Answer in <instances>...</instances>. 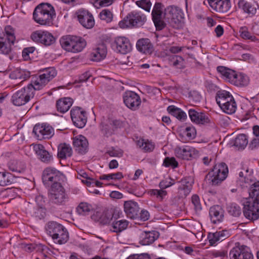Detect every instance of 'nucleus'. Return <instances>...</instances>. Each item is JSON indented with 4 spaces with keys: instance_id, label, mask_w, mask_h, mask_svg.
Wrapping results in <instances>:
<instances>
[{
    "instance_id": "nucleus-1",
    "label": "nucleus",
    "mask_w": 259,
    "mask_h": 259,
    "mask_svg": "<svg viewBox=\"0 0 259 259\" xmlns=\"http://www.w3.org/2000/svg\"><path fill=\"white\" fill-rule=\"evenodd\" d=\"M55 16L54 8L49 4H40L34 9L33 17L34 21L40 25H50Z\"/></svg>"
},
{
    "instance_id": "nucleus-2",
    "label": "nucleus",
    "mask_w": 259,
    "mask_h": 259,
    "mask_svg": "<svg viewBox=\"0 0 259 259\" xmlns=\"http://www.w3.org/2000/svg\"><path fill=\"white\" fill-rule=\"evenodd\" d=\"M56 75L57 72L54 68H45L39 75L33 77L30 83L27 86L31 89V92L34 95L35 91L42 89Z\"/></svg>"
},
{
    "instance_id": "nucleus-3",
    "label": "nucleus",
    "mask_w": 259,
    "mask_h": 259,
    "mask_svg": "<svg viewBox=\"0 0 259 259\" xmlns=\"http://www.w3.org/2000/svg\"><path fill=\"white\" fill-rule=\"evenodd\" d=\"M46 231L54 242L59 244L65 243L69 239L67 229L61 224L54 221L48 223L46 226Z\"/></svg>"
},
{
    "instance_id": "nucleus-4",
    "label": "nucleus",
    "mask_w": 259,
    "mask_h": 259,
    "mask_svg": "<svg viewBox=\"0 0 259 259\" xmlns=\"http://www.w3.org/2000/svg\"><path fill=\"white\" fill-rule=\"evenodd\" d=\"M215 100L217 104L224 112L227 114L234 113L237 109V105L232 95L226 91H218Z\"/></svg>"
},
{
    "instance_id": "nucleus-5",
    "label": "nucleus",
    "mask_w": 259,
    "mask_h": 259,
    "mask_svg": "<svg viewBox=\"0 0 259 259\" xmlns=\"http://www.w3.org/2000/svg\"><path fill=\"white\" fill-rule=\"evenodd\" d=\"M228 174L227 165L224 162L215 164L212 169L208 172L206 179L212 185H218L224 181Z\"/></svg>"
},
{
    "instance_id": "nucleus-6",
    "label": "nucleus",
    "mask_w": 259,
    "mask_h": 259,
    "mask_svg": "<svg viewBox=\"0 0 259 259\" xmlns=\"http://www.w3.org/2000/svg\"><path fill=\"white\" fill-rule=\"evenodd\" d=\"M146 21V17L141 12L134 11L129 13L123 20L120 21L118 25L120 28L124 29L133 26H142Z\"/></svg>"
},
{
    "instance_id": "nucleus-7",
    "label": "nucleus",
    "mask_w": 259,
    "mask_h": 259,
    "mask_svg": "<svg viewBox=\"0 0 259 259\" xmlns=\"http://www.w3.org/2000/svg\"><path fill=\"white\" fill-rule=\"evenodd\" d=\"M50 201L55 204L64 205L68 200V197L63 187L61 185L57 184L50 188L49 192Z\"/></svg>"
},
{
    "instance_id": "nucleus-8",
    "label": "nucleus",
    "mask_w": 259,
    "mask_h": 259,
    "mask_svg": "<svg viewBox=\"0 0 259 259\" xmlns=\"http://www.w3.org/2000/svg\"><path fill=\"white\" fill-rule=\"evenodd\" d=\"M34 96L31 89L26 86L15 92L12 96L11 100L14 105L20 106L25 105Z\"/></svg>"
},
{
    "instance_id": "nucleus-9",
    "label": "nucleus",
    "mask_w": 259,
    "mask_h": 259,
    "mask_svg": "<svg viewBox=\"0 0 259 259\" xmlns=\"http://www.w3.org/2000/svg\"><path fill=\"white\" fill-rule=\"evenodd\" d=\"M252 201L245 198L242 200L243 206L242 212L246 219L254 221L259 218V203Z\"/></svg>"
},
{
    "instance_id": "nucleus-10",
    "label": "nucleus",
    "mask_w": 259,
    "mask_h": 259,
    "mask_svg": "<svg viewBox=\"0 0 259 259\" xmlns=\"http://www.w3.org/2000/svg\"><path fill=\"white\" fill-rule=\"evenodd\" d=\"M166 14L170 19L169 23L171 27L179 29L182 26V21L184 14L182 10L178 7L170 6L165 9Z\"/></svg>"
},
{
    "instance_id": "nucleus-11",
    "label": "nucleus",
    "mask_w": 259,
    "mask_h": 259,
    "mask_svg": "<svg viewBox=\"0 0 259 259\" xmlns=\"http://www.w3.org/2000/svg\"><path fill=\"white\" fill-rule=\"evenodd\" d=\"M203 3L212 11L219 14L227 13L231 8L230 0H206Z\"/></svg>"
},
{
    "instance_id": "nucleus-12",
    "label": "nucleus",
    "mask_w": 259,
    "mask_h": 259,
    "mask_svg": "<svg viewBox=\"0 0 259 259\" xmlns=\"http://www.w3.org/2000/svg\"><path fill=\"white\" fill-rule=\"evenodd\" d=\"M112 46L116 53L121 54H126L132 50V45L129 39L124 36L116 37Z\"/></svg>"
},
{
    "instance_id": "nucleus-13",
    "label": "nucleus",
    "mask_w": 259,
    "mask_h": 259,
    "mask_svg": "<svg viewBox=\"0 0 259 259\" xmlns=\"http://www.w3.org/2000/svg\"><path fill=\"white\" fill-rule=\"evenodd\" d=\"M31 39L37 43L45 46H50L55 42V38L50 32L47 31L36 30L31 34Z\"/></svg>"
},
{
    "instance_id": "nucleus-14",
    "label": "nucleus",
    "mask_w": 259,
    "mask_h": 259,
    "mask_svg": "<svg viewBox=\"0 0 259 259\" xmlns=\"http://www.w3.org/2000/svg\"><path fill=\"white\" fill-rule=\"evenodd\" d=\"M33 133L38 140H41L51 138L54 135V131L53 128L47 123H38L34 126Z\"/></svg>"
},
{
    "instance_id": "nucleus-15",
    "label": "nucleus",
    "mask_w": 259,
    "mask_h": 259,
    "mask_svg": "<svg viewBox=\"0 0 259 259\" xmlns=\"http://www.w3.org/2000/svg\"><path fill=\"white\" fill-rule=\"evenodd\" d=\"M123 102L128 108L132 110H137L141 103L140 96L133 91H126L123 95Z\"/></svg>"
},
{
    "instance_id": "nucleus-16",
    "label": "nucleus",
    "mask_w": 259,
    "mask_h": 259,
    "mask_svg": "<svg viewBox=\"0 0 259 259\" xmlns=\"http://www.w3.org/2000/svg\"><path fill=\"white\" fill-rule=\"evenodd\" d=\"M71 119L74 124L78 128L83 127L87 121L86 112L79 107L72 108L70 111Z\"/></svg>"
},
{
    "instance_id": "nucleus-17",
    "label": "nucleus",
    "mask_w": 259,
    "mask_h": 259,
    "mask_svg": "<svg viewBox=\"0 0 259 259\" xmlns=\"http://www.w3.org/2000/svg\"><path fill=\"white\" fill-rule=\"evenodd\" d=\"M162 6L160 3H155L152 11V20L156 30H161L165 26V23L162 20Z\"/></svg>"
},
{
    "instance_id": "nucleus-18",
    "label": "nucleus",
    "mask_w": 259,
    "mask_h": 259,
    "mask_svg": "<svg viewBox=\"0 0 259 259\" xmlns=\"http://www.w3.org/2000/svg\"><path fill=\"white\" fill-rule=\"evenodd\" d=\"M230 259H253L252 254L246 246H235L230 251Z\"/></svg>"
},
{
    "instance_id": "nucleus-19",
    "label": "nucleus",
    "mask_w": 259,
    "mask_h": 259,
    "mask_svg": "<svg viewBox=\"0 0 259 259\" xmlns=\"http://www.w3.org/2000/svg\"><path fill=\"white\" fill-rule=\"evenodd\" d=\"M32 146L38 158L41 162L48 164L53 161V155L46 149L44 145L39 144H32Z\"/></svg>"
},
{
    "instance_id": "nucleus-20",
    "label": "nucleus",
    "mask_w": 259,
    "mask_h": 259,
    "mask_svg": "<svg viewBox=\"0 0 259 259\" xmlns=\"http://www.w3.org/2000/svg\"><path fill=\"white\" fill-rule=\"evenodd\" d=\"M79 23L85 28L90 29L95 25V21L92 14L88 11L79 10L77 12Z\"/></svg>"
},
{
    "instance_id": "nucleus-21",
    "label": "nucleus",
    "mask_w": 259,
    "mask_h": 259,
    "mask_svg": "<svg viewBox=\"0 0 259 259\" xmlns=\"http://www.w3.org/2000/svg\"><path fill=\"white\" fill-rule=\"evenodd\" d=\"M188 114L191 120L197 124H205L210 123V120L204 113L198 112L194 108L188 110Z\"/></svg>"
},
{
    "instance_id": "nucleus-22",
    "label": "nucleus",
    "mask_w": 259,
    "mask_h": 259,
    "mask_svg": "<svg viewBox=\"0 0 259 259\" xmlns=\"http://www.w3.org/2000/svg\"><path fill=\"white\" fill-rule=\"evenodd\" d=\"M73 144L75 151L80 154H84L88 151V141L86 138L82 135L75 137L73 139Z\"/></svg>"
},
{
    "instance_id": "nucleus-23",
    "label": "nucleus",
    "mask_w": 259,
    "mask_h": 259,
    "mask_svg": "<svg viewBox=\"0 0 259 259\" xmlns=\"http://www.w3.org/2000/svg\"><path fill=\"white\" fill-rule=\"evenodd\" d=\"M230 236V232L226 230L209 233L207 239L210 245H214L218 242H221Z\"/></svg>"
},
{
    "instance_id": "nucleus-24",
    "label": "nucleus",
    "mask_w": 259,
    "mask_h": 259,
    "mask_svg": "<svg viewBox=\"0 0 259 259\" xmlns=\"http://www.w3.org/2000/svg\"><path fill=\"white\" fill-rule=\"evenodd\" d=\"M138 203L132 200L126 201L124 203V210L127 216L131 219L138 217L139 211Z\"/></svg>"
},
{
    "instance_id": "nucleus-25",
    "label": "nucleus",
    "mask_w": 259,
    "mask_h": 259,
    "mask_svg": "<svg viewBox=\"0 0 259 259\" xmlns=\"http://www.w3.org/2000/svg\"><path fill=\"white\" fill-rule=\"evenodd\" d=\"M159 237L157 231L143 232L140 236L139 242L142 245H148L153 243Z\"/></svg>"
},
{
    "instance_id": "nucleus-26",
    "label": "nucleus",
    "mask_w": 259,
    "mask_h": 259,
    "mask_svg": "<svg viewBox=\"0 0 259 259\" xmlns=\"http://www.w3.org/2000/svg\"><path fill=\"white\" fill-rule=\"evenodd\" d=\"M209 217L213 224L221 222L224 218V210L220 205L211 206L209 209Z\"/></svg>"
},
{
    "instance_id": "nucleus-27",
    "label": "nucleus",
    "mask_w": 259,
    "mask_h": 259,
    "mask_svg": "<svg viewBox=\"0 0 259 259\" xmlns=\"http://www.w3.org/2000/svg\"><path fill=\"white\" fill-rule=\"evenodd\" d=\"M138 51L145 54H151L153 51V47L150 40L147 38L139 39L136 44Z\"/></svg>"
},
{
    "instance_id": "nucleus-28",
    "label": "nucleus",
    "mask_w": 259,
    "mask_h": 259,
    "mask_svg": "<svg viewBox=\"0 0 259 259\" xmlns=\"http://www.w3.org/2000/svg\"><path fill=\"white\" fill-rule=\"evenodd\" d=\"M115 211L113 209L105 210L100 217L99 220L103 225L109 224L114 219H117Z\"/></svg>"
},
{
    "instance_id": "nucleus-29",
    "label": "nucleus",
    "mask_w": 259,
    "mask_h": 259,
    "mask_svg": "<svg viewBox=\"0 0 259 259\" xmlns=\"http://www.w3.org/2000/svg\"><path fill=\"white\" fill-rule=\"evenodd\" d=\"M73 103L71 98L65 97L58 100L56 103L57 109L61 113L67 112L71 107Z\"/></svg>"
},
{
    "instance_id": "nucleus-30",
    "label": "nucleus",
    "mask_w": 259,
    "mask_h": 259,
    "mask_svg": "<svg viewBox=\"0 0 259 259\" xmlns=\"http://www.w3.org/2000/svg\"><path fill=\"white\" fill-rule=\"evenodd\" d=\"M75 35H67L62 36L60 40L61 47L68 52H72Z\"/></svg>"
},
{
    "instance_id": "nucleus-31",
    "label": "nucleus",
    "mask_w": 259,
    "mask_h": 259,
    "mask_svg": "<svg viewBox=\"0 0 259 259\" xmlns=\"http://www.w3.org/2000/svg\"><path fill=\"white\" fill-rule=\"evenodd\" d=\"M175 152L178 158L184 160H189L192 156L191 149L187 146L177 147L175 149Z\"/></svg>"
},
{
    "instance_id": "nucleus-32",
    "label": "nucleus",
    "mask_w": 259,
    "mask_h": 259,
    "mask_svg": "<svg viewBox=\"0 0 259 259\" xmlns=\"http://www.w3.org/2000/svg\"><path fill=\"white\" fill-rule=\"evenodd\" d=\"M107 54V49L104 45H101L97 48L91 53L92 59L95 61H100L104 59Z\"/></svg>"
},
{
    "instance_id": "nucleus-33",
    "label": "nucleus",
    "mask_w": 259,
    "mask_h": 259,
    "mask_svg": "<svg viewBox=\"0 0 259 259\" xmlns=\"http://www.w3.org/2000/svg\"><path fill=\"white\" fill-rule=\"evenodd\" d=\"M114 219L112 222L111 228V231L118 233L126 229L128 225V222L125 220H117Z\"/></svg>"
},
{
    "instance_id": "nucleus-34",
    "label": "nucleus",
    "mask_w": 259,
    "mask_h": 259,
    "mask_svg": "<svg viewBox=\"0 0 259 259\" xmlns=\"http://www.w3.org/2000/svg\"><path fill=\"white\" fill-rule=\"evenodd\" d=\"M239 8L249 15H253L256 13V9L251 3L245 0H239L238 3Z\"/></svg>"
},
{
    "instance_id": "nucleus-35",
    "label": "nucleus",
    "mask_w": 259,
    "mask_h": 259,
    "mask_svg": "<svg viewBox=\"0 0 259 259\" xmlns=\"http://www.w3.org/2000/svg\"><path fill=\"white\" fill-rule=\"evenodd\" d=\"M167 110L169 114L176 117L178 119L182 120L187 118V114L180 108L176 107L174 105L169 106Z\"/></svg>"
},
{
    "instance_id": "nucleus-36",
    "label": "nucleus",
    "mask_w": 259,
    "mask_h": 259,
    "mask_svg": "<svg viewBox=\"0 0 259 259\" xmlns=\"http://www.w3.org/2000/svg\"><path fill=\"white\" fill-rule=\"evenodd\" d=\"M192 188V184L186 181H182L179 187L178 193L180 198L186 197L190 193Z\"/></svg>"
},
{
    "instance_id": "nucleus-37",
    "label": "nucleus",
    "mask_w": 259,
    "mask_h": 259,
    "mask_svg": "<svg viewBox=\"0 0 259 259\" xmlns=\"http://www.w3.org/2000/svg\"><path fill=\"white\" fill-rule=\"evenodd\" d=\"M15 182V178L11 173L0 172V186H7Z\"/></svg>"
},
{
    "instance_id": "nucleus-38",
    "label": "nucleus",
    "mask_w": 259,
    "mask_h": 259,
    "mask_svg": "<svg viewBox=\"0 0 259 259\" xmlns=\"http://www.w3.org/2000/svg\"><path fill=\"white\" fill-rule=\"evenodd\" d=\"M249 197L246 199H251L252 201L259 203V181L254 183L250 188Z\"/></svg>"
},
{
    "instance_id": "nucleus-39",
    "label": "nucleus",
    "mask_w": 259,
    "mask_h": 259,
    "mask_svg": "<svg viewBox=\"0 0 259 259\" xmlns=\"http://www.w3.org/2000/svg\"><path fill=\"white\" fill-rule=\"evenodd\" d=\"M86 46V41L83 38L75 36L74 41L73 45V49H72V53L80 52Z\"/></svg>"
},
{
    "instance_id": "nucleus-40",
    "label": "nucleus",
    "mask_w": 259,
    "mask_h": 259,
    "mask_svg": "<svg viewBox=\"0 0 259 259\" xmlns=\"http://www.w3.org/2000/svg\"><path fill=\"white\" fill-rule=\"evenodd\" d=\"M72 150L71 148L65 144L59 147L58 156L61 159H65L67 157H70L72 155Z\"/></svg>"
},
{
    "instance_id": "nucleus-41",
    "label": "nucleus",
    "mask_w": 259,
    "mask_h": 259,
    "mask_svg": "<svg viewBox=\"0 0 259 259\" xmlns=\"http://www.w3.org/2000/svg\"><path fill=\"white\" fill-rule=\"evenodd\" d=\"M248 144V139L245 134H240L237 136L234 140V146L239 149H244Z\"/></svg>"
},
{
    "instance_id": "nucleus-42",
    "label": "nucleus",
    "mask_w": 259,
    "mask_h": 259,
    "mask_svg": "<svg viewBox=\"0 0 259 259\" xmlns=\"http://www.w3.org/2000/svg\"><path fill=\"white\" fill-rule=\"evenodd\" d=\"M137 145L145 152H151L154 148V145L152 142L143 139L138 140Z\"/></svg>"
},
{
    "instance_id": "nucleus-43",
    "label": "nucleus",
    "mask_w": 259,
    "mask_h": 259,
    "mask_svg": "<svg viewBox=\"0 0 259 259\" xmlns=\"http://www.w3.org/2000/svg\"><path fill=\"white\" fill-rule=\"evenodd\" d=\"M49 177H62V174L55 168L48 167L44 169L42 173V179L49 178Z\"/></svg>"
},
{
    "instance_id": "nucleus-44",
    "label": "nucleus",
    "mask_w": 259,
    "mask_h": 259,
    "mask_svg": "<svg viewBox=\"0 0 259 259\" xmlns=\"http://www.w3.org/2000/svg\"><path fill=\"white\" fill-rule=\"evenodd\" d=\"M228 212L231 215L235 217H239L242 213L241 207L237 204L233 203L230 204L227 206Z\"/></svg>"
},
{
    "instance_id": "nucleus-45",
    "label": "nucleus",
    "mask_w": 259,
    "mask_h": 259,
    "mask_svg": "<svg viewBox=\"0 0 259 259\" xmlns=\"http://www.w3.org/2000/svg\"><path fill=\"white\" fill-rule=\"evenodd\" d=\"M248 78L243 74H237L232 82V84L237 86L246 85L248 83Z\"/></svg>"
},
{
    "instance_id": "nucleus-46",
    "label": "nucleus",
    "mask_w": 259,
    "mask_h": 259,
    "mask_svg": "<svg viewBox=\"0 0 259 259\" xmlns=\"http://www.w3.org/2000/svg\"><path fill=\"white\" fill-rule=\"evenodd\" d=\"M62 178V177H54L42 179V182L44 185L47 187H51L52 188V186H55V185H61L60 183V181Z\"/></svg>"
},
{
    "instance_id": "nucleus-47",
    "label": "nucleus",
    "mask_w": 259,
    "mask_h": 259,
    "mask_svg": "<svg viewBox=\"0 0 259 259\" xmlns=\"http://www.w3.org/2000/svg\"><path fill=\"white\" fill-rule=\"evenodd\" d=\"M8 167L10 170L14 172H21L24 167L21 165V163L16 160H10L8 164Z\"/></svg>"
},
{
    "instance_id": "nucleus-48",
    "label": "nucleus",
    "mask_w": 259,
    "mask_h": 259,
    "mask_svg": "<svg viewBox=\"0 0 259 259\" xmlns=\"http://www.w3.org/2000/svg\"><path fill=\"white\" fill-rule=\"evenodd\" d=\"M11 75H15L16 79H23V80H25L30 77V73L28 71L16 69L13 72Z\"/></svg>"
},
{
    "instance_id": "nucleus-49",
    "label": "nucleus",
    "mask_w": 259,
    "mask_h": 259,
    "mask_svg": "<svg viewBox=\"0 0 259 259\" xmlns=\"http://www.w3.org/2000/svg\"><path fill=\"white\" fill-rule=\"evenodd\" d=\"M180 135L186 136L189 140L193 139L196 135V131L193 126H188L183 130Z\"/></svg>"
},
{
    "instance_id": "nucleus-50",
    "label": "nucleus",
    "mask_w": 259,
    "mask_h": 259,
    "mask_svg": "<svg viewBox=\"0 0 259 259\" xmlns=\"http://www.w3.org/2000/svg\"><path fill=\"white\" fill-rule=\"evenodd\" d=\"M170 65L178 68H182L184 65V59L180 56H173L169 60Z\"/></svg>"
},
{
    "instance_id": "nucleus-51",
    "label": "nucleus",
    "mask_w": 259,
    "mask_h": 259,
    "mask_svg": "<svg viewBox=\"0 0 259 259\" xmlns=\"http://www.w3.org/2000/svg\"><path fill=\"white\" fill-rule=\"evenodd\" d=\"M92 206L86 202L80 203L77 208V211L80 214L85 215L91 210Z\"/></svg>"
},
{
    "instance_id": "nucleus-52",
    "label": "nucleus",
    "mask_w": 259,
    "mask_h": 259,
    "mask_svg": "<svg viewBox=\"0 0 259 259\" xmlns=\"http://www.w3.org/2000/svg\"><path fill=\"white\" fill-rule=\"evenodd\" d=\"M31 213L33 217L40 220L45 217L46 211L44 208L37 206L33 208Z\"/></svg>"
},
{
    "instance_id": "nucleus-53",
    "label": "nucleus",
    "mask_w": 259,
    "mask_h": 259,
    "mask_svg": "<svg viewBox=\"0 0 259 259\" xmlns=\"http://www.w3.org/2000/svg\"><path fill=\"white\" fill-rule=\"evenodd\" d=\"M123 178V176L121 172H117L114 174H110L108 175H104L100 177V180H119Z\"/></svg>"
},
{
    "instance_id": "nucleus-54",
    "label": "nucleus",
    "mask_w": 259,
    "mask_h": 259,
    "mask_svg": "<svg viewBox=\"0 0 259 259\" xmlns=\"http://www.w3.org/2000/svg\"><path fill=\"white\" fill-rule=\"evenodd\" d=\"M241 37L245 39H249L252 41L257 40L254 35H252L246 28H241L239 31Z\"/></svg>"
},
{
    "instance_id": "nucleus-55",
    "label": "nucleus",
    "mask_w": 259,
    "mask_h": 259,
    "mask_svg": "<svg viewBox=\"0 0 259 259\" xmlns=\"http://www.w3.org/2000/svg\"><path fill=\"white\" fill-rule=\"evenodd\" d=\"M136 4L148 12H150L152 3L150 0H139L136 2Z\"/></svg>"
},
{
    "instance_id": "nucleus-56",
    "label": "nucleus",
    "mask_w": 259,
    "mask_h": 259,
    "mask_svg": "<svg viewBox=\"0 0 259 259\" xmlns=\"http://www.w3.org/2000/svg\"><path fill=\"white\" fill-rule=\"evenodd\" d=\"M101 19L105 20L106 22H110L112 20L113 14L108 9L103 10L100 13Z\"/></svg>"
},
{
    "instance_id": "nucleus-57",
    "label": "nucleus",
    "mask_w": 259,
    "mask_h": 259,
    "mask_svg": "<svg viewBox=\"0 0 259 259\" xmlns=\"http://www.w3.org/2000/svg\"><path fill=\"white\" fill-rule=\"evenodd\" d=\"M175 184L174 180L171 179L170 178L165 179L161 181L159 183V187L162 189H166Z\"/></svg>"
},
{
    "instance_id": "nucleus-58",
    "label": "nucleus",
    "mask_w": 259,
    "mask_h": 259,
    "mask_svg": "<svg viewBox=\"0 0 259 259\" xmlns=\"http://www.w3.org/2000/svg\"><path fill=\"white\" fill-rule=\"evenodd\" d=\"M164 164L166 167L172 166L175 168L178 166V163L174 157H166L164 159Z\"/></svg>"
},
{
    "instance_id": "nucleus-59",
    "label": "nucleus",
    "mask_w": 259,
    "mask_h": 259,
    "mask_svg": "<svg viewBox=\"0 0 259 259\" xmlns=\"http://www.w3.org/2000/svg\"><path fill=\"white\" fill-rule=\"evenodd\" d=\"M192 202L196 210H200L202 209L201 205L200 202V199L198 195H193L192 196Z\"/></svg>"
},
{
    "instance_id": "nucleus-60",
    "label": "nucleus",
    "mask_w": 259,
    "mask_h": 259,
    "mask_svg": "<svg viewBox=\"0 0 259 259\" xmlns=\"http://www.w3.org/2000/svg\"><path fill=\"white\" fill-rule=\"evenodd\" d=\"M151 194L156 196L157 198L162 200L163 197L166 195L167 192L162 189L160 190L153 189L151 191Z\"/></svg>"
},
{
    "instance_id": "nucleus-61",
    "label": "nucleus",
    "mask_w": 259,
    "mask_h": 259,
    "mask_svg": "<svg viewBox=\"0 0 259 259\" xmlns=\"http://www.w3.org/2000/svg\"><path fill=\"white\" fill-rule=\"evenodd\" d=\"M189 98L195 103L199 102L201 99V95L196 91H192L189 93Z\"/></svg>"
},
{
    "instance_id": "nucleus-62",
    "label": "nucleus",
    "mask_w": 259,
    "mask_h": 259,
    "mask_svg": "<svg viewBox=\"0 0 259 259\" xmlns=\"http://www.w3.org/2000/svg\"><path fill=\"white\" fill-rule=\"evenodd\" d=\"M108 154L111 157H121L123 155V151L121 149H112L110 150L107 152Z\"/></svg>"
},
{
    "instance_id": "nucleus-63",
    "label": "nucleus",
    "mask_w": 259,
    "mask_h": 259,
    "mask_svg": "<svg viewBox=\"0 0 259 259\" xmlns=\"http://www.w3.org/2000/svg\"><path fill=\"white\" fill-rule=\"evenodd\" d=\"M126 259H150V257L147 253H142L132 254Z\"/></svg>"
},
{
    "instance_id": "nucleus-64",
    "label": "nucleus",
    "mask_w": 259,
    "mask_h": 259,
    "mask_svg": "<svg viewBox=\"0 0 259 259\" xmlns=\"http://www.w3.org/2000/svg\"><path fill=\"white\" fill-rule=\"evenodd\" d=\"M259 148V139L254 138L249 144L248 148L254 150Z\"/></svg>"
}]
</instances>
